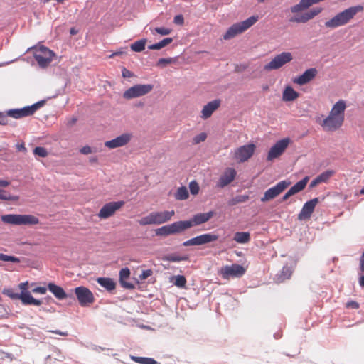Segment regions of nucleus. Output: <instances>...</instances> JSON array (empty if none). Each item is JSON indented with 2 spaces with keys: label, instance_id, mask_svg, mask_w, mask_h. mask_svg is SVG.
<instances>
[{
  "label": "nucleus",
  "instance_id": "nucleus-1",
  "mask_svg": "<svg viewBox=\"0 0 364 364\" xmlns=\"http://www.w3.org/2000/svg\"><path fill=\"white\" fill-rule=\"evenodd\" d=\"M363 10L361 5L351 6L344 11L338 13L330 20L325 22V26L328 28H336L347 24L353 17Z\"/></svg>",
  "mask_w": 364,
  "mask_h": 364
},
{
  "label": "nucleus",
  "instance_id": "nucleus-2",
  "mask_svg": "<svg viewBox=\"0 0 364 364\" xmlns=\"http://www.w3.org/2000/svg\"><path fill=\"white\" fill-rule=\"evenodd\" d=\"M191 228H192V224L189 220H178L156 229V235L161 237H167L171 235H178L183 232L185 230Z\"/></svg>",
  "mask_w": 364,
  "mask_h": 364
},
{
  "label": "nucleus",
  "instance_id": "nucleus-3",
  "mask_svg": "<svg viewBox=\"0 0 364 364\" xmlns=\"http://www.w3.org/2000/svg\"><path fill=\"white\" fill-rule=\"evenodd\" d=\"M174 215V210L151 212L146 216L139 220L138 223L140 225L143 226L148 225H160L171 220Z\"/></svg>",
  "mask_w": 364,
  "mask_h": 364
},
{
  "label": "nucleus",
  "instance_id": "nucleus-4",
  "mask_svg": "<svg viewBox=\"0 0 364 364\" xmlns=\"http://www.w3.org/2000/svg\"><path fill=\"white\" fill-rule=\"evenodd\" d=\"M1 221L14 225H31L39 223L37 217L32 215L7 214L1 217Z\"/></svg>",
  "mask_w": 364,
  "mask_h": 364
},
{
  "label": "nucleus",
  "instance_id": "nucleus-5",
  "mask_svg": "<svg viewBox=\"0 0 364 364\" xmlns=\"http://www.w3.org/2000/svg\"><path fill=\"white\" fill-rule=\"evenodd\" d=\"M258 21V16H252L245 21L234 23L228 28L225 33L223 35L225 40H229L237 35L242 33L245 31L247 30L252 26H253Z\"/></svg>",
  "mask_w": 364,
  "mask_h": 364
},
{
  "label": "nucleus",
  "instance_id": "nucleus-6",
  "mask_svg": "<svg viewBox=\"0 0 364 364\" xmlns=\"http://www.w3.org/2000/svg\"><path fill=\"white\" fill-rule=\"evenodd\" d=\"M45 100L38 101L36 103L30 106H26L20 109H11L9 112L12 118L21 119L25 117L33 115L40 107H43L45 104Z\"/></svg>",
  "mask_w": 364,
  "mask_h": 364
},
{
  "label": "nucleus",
  "instance_id": "nucleus-7",
  "mask_svg": "<svg viewBox=\"0 0 364 364\" xmlns=\"http://www.w3.org/2000/svg\"><path fill=\"white\" fill-rule=\"evenodd\" d=\"M293 59V56L289 52H282L274 56L270 62L264 66V70L270 71L281 68L285 64L289 63Z\"/></svg>",
  "mask_w": 364,
  "mask_h": 364
},
{
  "label": "nucleus",
  "instance_id": "nucleus-8",
  "mask_svg": "<svg viewBox=\"0 0 364 364\" xmlns=\"http://www.w3.org/2000/svg\"><path fill=\"white\" fill-rule=\"evenodd\" d=\"M153 88L154 85L151 84H138L127 89L123 93V97L127 100L139 97L149 93Z\"/></svg>",
  "mask_w": 364,
  "mask_h": 364
},
{
  "label": "nucleus",
  "instance_id": "nucleus-9",
  "mask_svg": "<svg viewBox=\"0 0 364 364\" xmlns=\"http://www.w3.org/2000/svg\"><path fill=\"white\" fill-rule=\"evenodd\" d=\"M246 269L240 264H233L232 265H225L223 267L219 274L225 279H228L230 277H240L245 274Z\"/></svg>",
  "mask_w": 364,
  "mask_h": 364
},
{
  "label": "nucleus",
  "instance_id": "nucleus-10",
  "mask_svg": "<svg viewBox=\"0 0 364 364\" xmlns=\"http://www.w3.org/2000/svg\"><path fill=\"white\" fill-rule=\"evenodd\" d=\"M54 53L45 46H41L34 53V58L41 68L47 67L51 62Z\"/></svg>",
  "mask_w": 364,
  "mask_h": 364
},
{
  "label": "nucleus",
  "instance_id": "nucleus-11",
  "mask_svg": "<svg viewBox=\"0 0 364 364\" xmlns=\"http://www.w3.org/2000/svg\"><path fill=\"white\" fill-rule=\"evenodd\" d=\"M74 291L80 306H86L94 302V295L88 288L80 286L75 288Z\"/></svg>",
  "mask_w": 364,
  "mask_h": 364
},
{
  "label": "nucleus",
  "instance_id": "nucleus-12",
  "mask_svg": "<svg viewBox=\"0 0 364 364\" xmlns=\"http://www.w3.org/2000/svg\"><path fill=\"white\" fill-rule=\"evenodd\" d=\"M290 183H291L287 181H279L274 186L271 187L264 192V196L261 198V201L264 203L276 198L284 191Z\"/></svg>",
  "mask_w": 364,
  "mask_h": 364
},
{
  "label": "nucleus",
  "instance_id": "nucleus-13",
  "mask_svg": "<svg viewBox=\"0 0 364 364\" xmlns=\"http://www.w3.org/2000/svg\"><path fill=\"white\" fill-rule=\"evenodd\" d=\"M124 205V202L122 200L107 203L101 208L98 217L101 219H107L112 216Z\"/></svg>",
  "mask_w": 364,
  "mask_h": 364
},
{
  "label": "nucleus",
  "instance_id": "nucleus-14",
  "mask_svg": "<svg viewBox=\"0 0 364 364\" xmlns=\"http://www.w3.org/2000/svg\"><path fill=\"white\" fill-rule=\"evenodd\" d=\"M289 141V138L282 139L277 141L275 144L270 148L268 152L267 157V161H272L280 156L287 148Z\"/></svg>",
  "mask_w": 364,
  "mask_h": 364
},
{
  "label": "nucleus",
  "instance_id": "nucleus-15",
  "mask_svg": "<svg viewBox=\"0 0 364 364\" xmlns=\"http://www.w3.org/2000/svg\"><path fill=\"white\" fill-rule=\"evenodd\" d=\"M255 149L253 144L241 146L235 150L234 158L240 163L247 161L253 155Z\"/></svg>",
  "mask_w": 364,
  "mask_h": 364
},
{
  "label": "nucleus",
  "instance_id": "nucleus-16",
  "mask_svg": "<svg viewBox=\"0 0 364 364\" xmlns=\"http://www.w3.org/2000/svg\"><path fill=\"white\" fill-rule=\"evenodd\" d=\"M323 9L320 6L313 7L300 16H294L291 18L290 21L305 23L320 14Z\"/></svg>",
  "mask_w": 364,
  "mask_h": 364
},
{
  "label": "nucleus",
  "instance_id": "nucleus-17",
  "mask_svg": "<svg viewBox=\"0 0 364 364\" xmlns=\"http://www.w3.org/2000/svg\"><path fill=\"white\" fill-rule=\"evenodd\" d=\"M343 119L329 114V115L323 121L321 126L323 129L328 132L336 131L339 129L343 123Z\"/></svg>",
  "mask_w": 364,
  "mask_h": 364
},
{
  "label": "nucleus",
  "instance_id": "nucleus-18",
  "mask_svg": "<svg viewBox=\"0 0 364 364\" xmlns=\"http://www.w3.org/2000/svg\"><path fill=\"white\" fill-rule=\"evenodd\" d=\"M318 198H314L306 203L302 207L301 210L298 215L299 220H304L309 219L313 213L316 204L318 203Z\"/></svg>",
  "mask_w": 364,
  "mask_h": 364
},
{
  "label": "nucleus",
  "instance_id": "nucleus-19",
  "mask_svg": "<svg viewBox=\"0 0 364 364\" xmlns=\"http://www.w3.org/2000/svg\"><path fill=\"white\" fill-rule=\"evenodd\" d=\"M131 134L124 133L112 140L105 141V145L109 149H116L127 144L131 140Z\"/></svg>",
  "mask_w": 364,
  "mask_h": 364
},
{
  "label": "nucleus",
  "instance_id": "nucleus-20",
  "mask_svg": "<svg viewBox=\"0 0 364 364\" xmlns=\"http://www.w3.org/2000/svg\"><path fill=\"white\" fill-rule=\"evenodd\" d=\"M318 74L316 68H311L306 70L302 75L295 77L293 82L299 85H304L313 80Z\"/></svg>",
  "mask_w": 364,
  "mask_h": 364
},
{
  "label": "nucleus",
  "instance_id": "nucleus-21",
  "mask_svg": "<svg viewBox=\"0 0 364 364\" xmlns=\"http://www.w3.org/2000/svg\"><path fill=\"white\" fill-rule=\"evenodd\" d=\"M236 174V171L234 168H226L217 182L216 187L220 188L225 187L235 179Z\"/></svg>",
  "mask_w": 364,
  "mask_h": 364
},
{
  "label": "nucleus",
  "instance_id": "nucleus-22",
  "mask_svg": "<svg viewBox=\"0 0 364 364\" xmlns=\"http://www.w3.org/2000/svg\"><path fill=\"white\" fill-rule=\"evenodd\" d=\"M220 105V100L219 99L214 100L206 104L202 111L201 117L203 119H206L211 117L212 114L215 111Z\"/></svg>",
  "mask_w": 364,
  "mask_h": 364
},
{
  "label": "nucleus",
  "instance_id": "nucleus-23",
  "mask_svg": "<svg viewBox=\"0 0 364 364\" xmlns=\"http://www.w3.org/2000/svg\"><path fill=\"white\" fill-rule=\"evenodd\" d=\"M214 215L213 211L208 213H200L194 215L189 221L192 224V227L201 225L208 221Z\"/></svg>",
  "mask_w": 364,
  "mask_h": 364
},
{
  "label": "nucleus",
  "instance_id": "nucleus-24",
  "mask_svg": "<svg viewBox=\"0 0 364 364\" xmlns=\"http://www.w3.org/2000/svg\"><path fill=\"white\" fill-rule=\"evenodd\" d=\"M48 289L54 295L58 300H63L69 297L65 290L60 286L50 282L48 284Z\"/></svg>",
  "mask_w": 364,
  "mask_h": 364
},
{
  "label": "nucleus",
  "instance_id": "nucleus-25",
  "mask_svg": "<svg viewBox=\"0 0 364 364\" xmlns=\"http://www.w3.org/2000/svg\"><path fill=\"white\" fill-rule=\"evenodd\" d=\"M130 276V270L127 267L122 268L119 271V282L122 287L127 289H134V284L132 282H127L126 279Z\"/></svg>",
  "mask_w": 364,
  "mask_h": 364
},
{
  "label": "nucleus",
  "instance_id": "nucleus-26",
  "mask_svg": "<svg viewBox=\"0 0 364 364\" xmlns=\"http://www.w3.org/2000/svg\"><path fill=\"white\" fill-rule=\"evenodd\" d=\"M345 109V101L341 100L334 104L329 114L337 117H341L342 119L344 120Z\"/></svg>",
  "mask_w": 364,
  "mask_h": 364
},
{
  "label": "nucleus",
  "instance_id": "nucleus-27",
  "mask_svg": "<svg viewBox=\"0 0 364 364\" xmlns=\"http://www.w3.org/2000/svg\"><path fill=\"white\" fill-rule=\"evenodd\" d=\"M218 239V236L212 233H205L194 237L196 245H202L215 242Z\"/></svg>",
  "mask_w": 364,
  "mask_h": 364
},
{
  "label": "nucleus",
  "instance_id": "nucleus-28",
  "mask_svg": "<svg viewBox=\"0 0 364 364\" xmlns=\"http://www.w3.org/2000/svg\"><path fill=\"white\" fill-rule=\"evenodd\" d=\"M299 93L296 92L291 86H287L282 94V100L284 102H291L297 99Z\"/></svg>",
  "mask_w": 364,
  "mask_h": 364
},
{
  "label": "nucleus",
  "instance_id": "nucleus-29",
  "mask_svg": "<svg viewBox=\"0 0 364 364\" xmlns=\"http://www.w3.org/2000/svg\"><path fill=\"white\" fill-rule=\"evenodd\" d=\"M97 283L106 289L107 291H112L116 287V284L114 280L108 277H99L97 279Z\"/></svg>",
  "mask_w": 364,
  "mask_h": 364
},
{
  "label": "nucleus",
  "instance_id": "nucleus-30",
  "mask_svg": "<svg viewBox=\"0 0 364 364\" xmlns=\"http://www.w3.org/2000/svg\"><path fill=\"white\" fill-rule=\"evenodd\" d=\"M292 269L291 267L285 265L283 267L280 274L275 276L274 280L277 282H282L285 279H289L292 274Z\"/></svg>",
  "mask_w": 364,
  "mask_h": 364
},
{
  "label": "nucleus",
  "instance_id": "nucleus-31",
  "mask_svg": "<svg viewBox=\"0 0 364 364\" xmlns=\"http://www.w3.org/2000/svg\"><path fill=\"white\" fill-rule=\"evenodd\" d=\"M189 259V257L188 255H179L177 253L168 254L164 255L162 257L163 261L170 262H178L181 261H188Z\"/></svg>",
  "mask_w": 364,
  "mask_h": 364
},
{
  "label": "nucleus",
  "instance_id": "nucleus-32",
  "mask_svg": "<svg viewBox=\"0 0 364 364\" xmlns=\"http://www.w3.org/2000/svg\"><path fill=\"white\" fill-rule=\"evenodd\" d=\"M309 177L306 176L301 181L296 183L289 190L293 195L301 191L306 187L308 181Z\"/></svg>",
  "mask_w": 364,
  "mask_h": 364
},
{
  "label": "nucleus",
  "instance_id": "nucleus-33",
  "mask_svg": "<svg viewBox=\"0 0 364 364\" xmlns=\"http://www.w3.org/2000/svg\"><path fill=\"white\" fill-rule=\"evenodd\" d=\"M233 239L239 244H245L250 242V234L247 232H237Z\"/></svg>",
  "mask_w": 364,
  "mask_h": 364
},
{
  "label": "nucleus",
  "instance_id": "nucleus-34",
  "mask_svg": "<svg viewBox=\"0 0 364 364\" xmlns=\"http://www.w3.org/2000/svg\"><path fill=\"white\" fill-rule=\"evenodd\" d=\"M173 42L172 38H166L162 41L148 46L149 50H160Z\"/></svg>",
  "mask_w": 364,
  "mask_h": 364
},
{
  "label": "nucleus",
  "instance_id": "nucleus-35",
  "mask_svg": "<svg viewBox=\"0 0 364 364\" xmlns=\"http://www.w3.org/2000/svg\"><path fill=\"white\" fill-rule=\"evenodd\" d=\"M248 195H237L232 198L230 199L228 202V205L234 206L238 203H245L249 200Z\"/></svg>",
  "mask_w": 364,
  "mask_h": 364
},
{
  "label": "nucleus",
  "instance_id": "nucleus-36",
  "mask_svg": "<svg viewBox=\"0 0 364 364\" xmlns=\"http://www.w3.org/2000/svg\"><path fill=\"white\" fill-rule=\"evenodd\" d=\"M146 41V38L140 39L131 44L130 48L134 52H141L145 49Z\"/></svg>",
  "mask_w": 364,
  "mask_h": 364
},
{
  "label": "nucleus",
  "instance_id": "nucleus-37",
  "mask_svg": "<svg viewBox=\"0 0 364 364\" xmlns=\"http://www.w3.org/2000/svg\"><path fill=\"white\" fill-rule=\"evenodd\" d=\"M64 356L60 353H56V355H49L46 358V362L48 364H60L63 361Z\"/></svg>",
  "mask_w": 364,
  "mask_h": 364
},
{
  "label": "nucleus",
  "instance_id": "nucleus-38",
  "mask_svg": "<svg viewBox=\"0 0 364 364\" xmlns=\"http://www.w3.org/2000/svg\"><path fill=\"white\" fill-rule=\"evenodd\" d=\"M189 194L187 188L185 186L179 187L175 193V198L178 200H183L188 198Z\"/></svg>",
  "mask_w": 364,
  "mask_h": 364
},
{
  "label": "nucleus",
  "instance_id": "nucleus-39",
  "mask_svg": "<svg viewBox=\"0 0 364 364\" xmlns=\"http://www.w3.org/2000/svg\"><path fill=\"white\" fill-rule=\"evenodd\" d=\"M131 358L132 360L140 364H159L156 360L151 358L131 356Z\"/></svg>",
  "mask_w": 364,
  "mask_h": 364
},
{
  "label": "nucleus",
  "instance_id": "nucleus-40",
  "mask_svg": "<svg viewBox=\"0 0 364 364\" xmlns=\"http://www.w3.org/2000/svg\"><path fill=\"white\" fill-rule=\"evenodd\" d=\"M19 199L18 196H12L9 192L4 189H0V200L17 201Z\"/></svg>",
  "mask_w": 364,
  "mask_h": 364
},
{
  "label": "nucleus",
  "instance_id": "nucleus-41",
  "mask_svg": "<svg viewBox=\"0 0 364 364\" xmlns=\"http://www.w3.org/2000/svg\"><path fill=\"white\" fill-rule=\"evenodd\" d=\"M335 174V171L333 170H327L321 173L318 176V178L321 183H326L331 176Z\"/></svg>",
  "mask_w": 364,
  "mask_h": 364
},
{
  "label": "nucleus",
  "instance_id": "nucleus-42",
  "mask_svg": "<svg viewBox=\"0 0 364 364\" xmlns=\"http://www.w3.org/2000/svg\"><path fill=\"white\" fill-rule=\"evenodd\" d=\"M33 298V297L29 291H21L19 296V299H21L22 303L26 305H31Z\"/></svg>",
  "mask_w": 364,
  "mask_h": 364
},
{
  "label": "nucleus",
  "instance_id": "nucleus-43",
  "mask_svg": "<svg viewBox=\"0 0 364 364\" xmlns=\"http://www.w3.org/2000/svg\"><path fill=\"white\" fill-rule=\"evenodd\" d=\"M173 284L180 288H183L186 286V279L183 275H177L174 277Z\"/></svg>",
  "mask_w": 364,
  "mask_h": 364
},
{
  "label": "nucleus",
  "instance_id": "nucleus-44",
  "mask_svg": "<svg viewBox=\"0 0 364 364\" xmlns=\"http://www.w3.org/2000/svg\"><path fill=\"white\" fill-rule=\"evenodd\" d=\"M0 260L4 262H11L14 263H18L20 262V259L18 257L14 256L4 255L3 253H0Z\"/></svg>",
  "mask_w": 364,
  "mask_h": 364
},
{
  "label": "nucleus",
  "instance_id": "nucleus-45",
  "mask_svg": "<svg viewBox=\"0 0 364 364\" xmlns=\"http://www.w3.org/2000/svg\"><path fill=\"white\" fill-rule=\"evenodd\" d=\"M33 154L40 157H46L48 156V151L46 148L41 146H37L33 149Z\"/></svg>",
  "mask_w": 364,
  "mask_h": 364
},
{
  "label": "nucleus",
  "instance_id": "nucleus-46",
  "mask_svg": "<svg viewBox=\"0 0 364 364\" xmlns=\"http://www.w3.org/2000/svg\"><path fill=\"white\" fill-rule=\"evenodd\" d=\"M207 138V134L205 132H201L193 138V144H198L204 141Z\"/></svg>",
  "mask_w": 364,
  "mask_h": 364
},
{
  "label": "nucleus",
  "instance_id": "nucleus-47",
  "mask_svg": "<svg viewBox=\"0 0 364 364\" xmlns=\"http://www.w3.org/2000/svg\"><path fill=\"white\" fill-rule=\"evenodd\" d=\"M175 62V59L172 58H159L157 62L158 66L165 67L168 64H171Z\"/></svg>",
  "mask_w": 364,
  "mask_h": 364
},
{
  "label": "nucleus",
  "instance_id": "nucleus-48",
  "mask_svg": "<svg viewBox=\"0 0 364 364\" xmlns=\"http://www.w3.org/2000/svg\"><path fill=\"white\" fill-rule=\"evenodd\" d=\"M3 294L13 299H19V296L21 294L18 293L14 292L13 289H4L3 290Z\"/></svg>",
  "mask_w": 364,
  "mask_h": 364
},
{
  "label": "nucleus",
  "instance_id": "nucleus-49",
  "mask_svg": "<svg viewBox=\"0 0 364 364\" xmlns=\"http://www.w3.org/2000/svg\"><path fill=\"white\" fill-rule=\"evenodd\" d=\"M9 111L10 109L5 112H0V125L8 124V117H12L10 114H9Z\"/></svg>",
  "mask_w": 364,
  "mask_h": 364
},
{
  "label": "nucleus",
  "instance_id": "nucleus-50",
  "mask_svg": "<svg viewBox=\"0 0 364 364\" xmlns=\"http://www.w3.org/2000/svg\"><path fill=\"white\" fill-rule=\"evenodd\" d=\"M189 189L193 195H196L199 191V186L196 181H192L189 183Z\"/></svg>",
  "mask_w": 364,
  "mask_h": 364
},
{
  "label": "nucleus",
  "instance_id": "nucleus-51",
  "mask_svg": "<svg viewBox=\"0 0 364 364\" xmlns=\"http://www.w3.org/2000/svg\"><path fill=\"white\" fill-rule=\"evenodd\" d=\"M154 31L161 36H166L171 33V29L165 27H157L154 28Z\"/></svg>",
  "mask_w": 364,
  "mask_h": 364
},
{
  "label": "nucleus",
  "instance_id": "nucleus-52",
  "mask_svg": "<svg viewBox=\"0 0 364 364\" xmlns=\"http://www.w3.org/2000/svg\"><path fill=\"white\" fill-rule=\"evenodd\" d=\"M153 272L151 269L144 270L141 274L139 275V279L141 280H144L147 279L149 276L152 274Z\"/></svg>",
  "mask_w": 364,
  "mask_h": 364
},
{
  "label": "nucleus",
  "instance_id": "nucleus-53",
  "mask_svg": "<svg viewBox=\"0 0 364 364\" xmlns=\"http://www.w3.org/2000/svg\"><path fill=\"white\" fill-rule=\"evenodd\" d=\"M183 22L184 18L181 14L176 15L173 18V23L176 25H182Z\"/></svg>",
  "mask_w": 364,
  "mask_h": 364
},
{
  "label": "nucleus",
  "instance_id": "nucleus-54",
  "mask_svg": "<svg viewBox=\"0 0 364 364\" xmlns=\"http://www.w3.org/2000/svg\"><path fill=\"white\" fill-rule=\"evenodd\" d=\"M47 289H48V287H37L33 289L32 291L33 293H38V294H44L46 293Z\"/></svg>",
  "mask_w": 364,
  "mask_h": 364
},
{
  "label": "nucleus",
  "instance_id": "nucleus-55",
  "mask_svg": "<svg viewBox=\"0 0 364 364\" xmlns=\"http://www.w3.org/2000/svg\"><path fill=\"white\" fill-rule=\"evenodd\" d=\"M122 75L124 78H129L134 76V73L127 68H124L122 70Z\"/></svg>",
  "mask_w": 364,
  "mask_h": 364
},
{
  "label": "nucleus",
  "instance_id": "nucleus-56",
  "mask_svg": "<svg viewBox=\"0 0 364 364\" xmlns=\"http://www.w3.org/2000/svg\"><path fill=\"white\" fill-rule=\"evenodd\" d=\"M346 306L348 308H350V309H357L359 308V304L356 301H348L347 304H346Z\"/></svg>",
  "mask_w": 364,
  "mask_h": 364
},
{
  "label": "nucleus",
  "instance_id": "nucleus-57",
  "mask_svg": "<svg viewBox=\"0 0 364 364\" xmlns=\"http://www.w3.org/2000/svg\"><path fill=\"white\" fill-rule=\"evenodd\" d=\"M92 151L91 147H90V146H87H87H83V147H82V148H81V149H80V152L81 154H85V155H86V154H89L92 153Z\"/></svg>",
  "mask_w": 364,
  "mask_h": 364
},
{
  "label": "nucleus",
  "instance_id": "nucleus-58",
  "mask_svg": "<svg viewBox=\"0 0 364 364\" xmlns=\"http://www.w3.org/2000/svg\"><path fill=\"white\" fill-rule=\"evenodd\" d=\"M16 149L18 151H21V152H23V153L26 152V148L23 142H22L21 144H18L16 145Z\"/></svg>",
  "mask_w": 364,
  "mask_h": 364
},
{
  "label": "nucleus",
  "instance_id": "nucleus-59",
  "mask_svg": "<svg viewBox=\"0 0 364 364\" xmlns=\"http://www.w3.org/2000/svg\"><path fill=\"white\" fill-rule=\"evenodd\" d=\"M183 245L185 246V247H188V246H193V245H196L195 244V240H194V237L190 239V240H188L186 241H185L183 243Z\"/></svg>",
  "mask_w": 364,
  "mask_h": 364
},
{
  "label": "nucleus",
  "instance_id": "nucleus-60",
  "mask_svg": "<svg viewBox=\"0 0 364 364\" xmlns=\"http://www.w3.org/2000/svg\"><path fill=\"white\" fill-rule=\"evenodd\" d=\"M319 183H321L318 178V176H316L314 180L311 181V183H310V187L311 188H314L315 186H316L317 185H318Z\"/></svg>",
  "mask_w": 364,
  "mask_h": 364
},
{
  "label": "nucleus",
  "instance_id": "nucleus-61",
  "mask_svg": "<svg viewBox=\"0 0 364 364\" xmlns=\"http://www.w3.org/2000/svg\"><path fill=\"white\" fill-rule=\"evenodd\" d=\"M10 184V182L7 180L0 179V186L6 187Z\"/></svg>",
  "mask_w": 364,
  "mask_h": 364
},
{
  "label": "nucleus",
  "instance_id": "nucleus-62",
  "mask_svg": "<svg viewBox=\"0 0 364 364\" xmlns=\"http://www.w3.org/2000/svg\"><path fill=\"white\" fill-rule=\"evenodd\" d=\"M293 196V194L289 191H288L282 197V201H284L286 200H287L290 196Z\"/></svg>",
  "mask_w": 364,
  "mask_h": 364
},
{
  "label": "nucleus",
  "instance_id": "nucleus-63",
  "mask_svg": "<svg viewBox=\"0 0 364 364\" xmlns=\"http://www.w3.org/2000/svg\"><path fill=\"white\" fill-rule=\"evenodd\" d=\"M41 304L42 301L41 300L33 298L31 305L40 306Z\"/></svg>",
  "mask_w": 364,
  "mask_h": 364
},
{
  "label": "nucleus",
  "instance_id": "nucleus-64",
  "mask_svg": "<svg viewBox=\"0 0 364 364\" xmlns=\"http://www.w3.org/2000/svg\"><path fill=\"white\" fill-rule=\"evenodd\" d=\"M27 284L28 282H22L19 284V287L20 289H21V291H26V286H27Z\"/></svg>",
  "mask_w": 364,
  "mask_h": 364
}]
</instances>
